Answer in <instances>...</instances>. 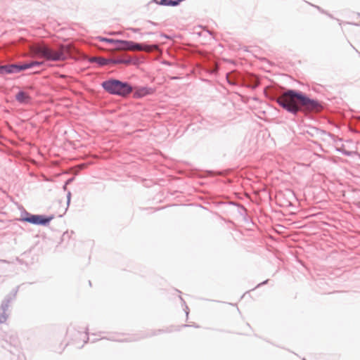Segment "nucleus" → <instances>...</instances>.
Instances as JSON below:
<instances>
[{
    "mask_svg": "<svg viewBox=\"0 0 360 360\" xmlns=\"http://www.w3.org/2000/svg\"><path fill=\"white\" fill-rule=\"evenodd\" d=\"M273 100L294 116L300 112H314L322 109L318 100L311 98L302 91L295 89H287L281 96L275 97Z\"/></svg>",
    "mask_w": 360,
    "mask_h": 360,
    "instance_id": "f257e3e1",
    "label": "nucleus"
},
{
    "mask_svg": "<svg viewBox=\"0 0 360 360\" xmlns=\"http://www.w3.org/2000/svg\"><path fill=\"white\" fill-rule=\"evenodd\" d=\"M103 89L110 95L126 98L133 92V86L127 82L110 78L101 84Z\"/></svg>",
    "mask_w": 360,
    "mask_h": 360,
    "instance_id": "f03ea898",
    "label": "nucleus"
},
{
    "mask_svg": "<svg viewBox=\"0 0 360 360\" xmlns=\"http://www.w3.org/2000/svg\"><path fill=\"white\" fill-rule=\"evenodd\" d=\"M68 48L65 45H60L57 51L46 45H38L34 49V53L40 58L49 61H62L67 58Z\"/></svg>",
    "mask_w": 360,
    "mask_h": 360,
    "instance_id": "7ed1b4c3",
    "label": "nucleus"
},
{
    "mask_svg": "<svg viewBox=\"0 0 360 360\" xmlns=\"http://www.w3.org/2000/svg\"><path fill=\"white\" fill-rule=\"evenodd\" d=\"M53 219V215L32 214L24 210L21 212V219L20 220L34 225L46 226L49 224Z\"/></svg>",
    "mask_w": 360,
    "mask_h": 360,
    "instance_id": "20e7f679",
    "label": "nucleus"
},
{
    "mask_svg": "<svg viewBox=\"0 0 360 360\" xmlns=\"http://www.w3.org/2000/svg\"><path fill=\"white\" fill-rule=\"evenodd\" d=\"M18 288L13 290L11 292L7 295L0 305V324L6 323L8 316V308L10 304L15 299Z\"/></svg>",
    "mask_w": 360,
    "mask_h": 360,
    "instance_id": "39448f33",
    "label": "nucleus"
},
{
    "mask_svg": "<svg viewBox=\"0 0 360 360\" xmlns=\"http://www.w3.org/2000/svg\"><path fill=\"white\" fill-rule=\"evenodd\" d=\"M117 50H126V51H150V46L147 44L136 43L132 41L122 40L118 41V46H115Z\"/></svg>",
    "mask_w": 360,
    "mask_h": 360,
    "instance_id": "423d86ee",
    "label": "nucleus"
},
{
    "mask_svg": "<svg viewBox=\"0 0 360 360\" xmlns=\"http://www.w3.org/2000/svg\"><path fill=\"white\" fill-rule=\"evenodd\" d=\"M1 346L4 348L7 349L11 353L14 352L12 348L18 350V348L20 346V341L17 333L13 331H10L6 333L4 337V342L1 343Z\"/></svg>",
    "mask_w": 360,
    "mask_h": 360,
    "instance_id": "0eeeda50",
    "label": "nucleus"
},
{
    "mask_svg": "<svg viewBox=\"0 0 360 360\" xmlns=\"http://www.w3.org/2000/svg\"><path fill=\"white\" fill-rule=\"evenodd\" d=\"M154 90L152 88L147 86H141L137 88L134 91H133V97L136 99L141 98L147 95L152 94Z\"/></svg>",
    "mask_w": 360,
    "mask_h": 360,
    "instance_id": "6e6552de",
    "label": "nucleus"
},
{
    "mask_svg": "<svg viewBox=\"0 0 360 360\" xmlns=\"http://www.w3.org/2000/svg\"><path fill=\"white\" fill-rule=\"evenodd\" d=\"M15 99L20 103H27L30 100V96L23 91H20L15 95Z\"/></svg>",
    "mask_w": 360,
    "mask_h": 360,
    "instance_id": "1a4fd4ad",
    "label": "nucleus"
},
{
    "mask_svg": "<svg viewBox=\"0 0 360 360\" xmlns=\"http://www.w3.org/2000/svg\"><path fill=\"white\" fill-rule=\"evenodd\" d=\"M120 63L119 58H106L102 57V60L99 61V66L103 67L107 65H116L120 64Z\"/></svg>",
    "mask_w": 360,
    "mask_h": 360,
    "instance_id": "9d476101",
    "label": "nucleus"
},
{
    "mask_svg": "<svg viewBox=\"0 0 360 360\" xmlns=\"http://www.w3.org/2000/svg\"><path fill=\"white\" fill-rule=\"evenodd\" d=\"M119 60L120 61V64H125V65L134 64V65H137L140 63V60L139 58H133L131 57H129L127 59L119 58Z\"/></svg>",
    "mask_w": 360,
    "mask_h": 360,
    "instance_id": "9b49d317",
    "label": "nucleus"
},
{
    "mask_svg": "<svg viewBox=\"0 0 360 360\" xmlns=\"http://www.w3.org/2000/svg\"><path fill=\"white\" fill-rule=\"evenodd\" d=\"M155 1L161 5V6H178V1L177 0H160L159 2L156 1V0H155Z\"/></svg>",
    "mask_w": 360,
    "mask_h": 360,
    "instance_id": "f8f14e48",
    "label": "nucleus"
},
{
    "mask_svg": "<svg viewBox=\"0 0 360 360\" xmlns=\"http://www.w3.org/2000/svg\"><path fill=\"white\" fill-rule=\"evenodd\" d=\"M98 39L100 41H105V42H107L108 44H115V47L116 46H118V41H120V39H112V38H106V37H98Z\"/></svg>",
    "mask_w": 360,
    "mask_h": 360,
    "instance_id": "ddd939ff",
    "label": "nucleus"
},
{
    "mask_svg": "<svg viewBox=\"0 0 360 360\" xmlns=\"http://www.w3.org/2000/svg\"><path fill=\"white\" fill-rule=\"evenodd\" d=\"M2 70H3V75H6V74H13V63L3 65Z\"/></svg>",
    "mask_w": 360,
    "mask_h": 360,
    "instance_id": "4468645a",
    "label": "nucleus"
},
{
    "mask_svg": "<svg viewBox=\"0 0 360 360\" xmlns=\"http://www.w3.org/2000/svg\"><path fill=\"white\" fill-rule=\"evenodd\" d=\"M104 338H101V339H103ZM108 340H112V341H117V342H122L124 341V339H122L120 338V335L118 334H112L108 338H105Z\"/></svg>",
    "mask_w": 360,
    "mask_h": 360,
    "instance_id": "2eb2a0df",
    "label": "nucleus"
},
{
    "mask_svg": "<svg viewBox=\"0 0 360 360\" xmlns=\"http://www.w3.org/2000/svg\"><path fill=\"white\" fill-rule=\"evenodd\" d=\"M13 74L18 73L24 70L22 64L13 63Z\"/></svg>",
    "mask_w": 360,
    "mask_h": 360,
    "instance_id": "dca6fc26",
    "label": "nucleus"
},
{
    "mask_svg": "<svg viewBox=\"0 0 360 360\" xmlns=\"http://www.w3.org/2000/svg\"><path fill=\"white\" fill-rule=\"evenodd\" d=\"M102 60V57L92 56L88 58V61L91 63H96L99 65V61Z\"/></svg>",
    "mask_w": 360,
    "mask_h": 360,
    "instance_id": "f3484780",
    "label": "nucleus"
},
{
    "mask_svg": "<svg viewBox=\"0 0 360 360\" xmlns=\"http://www.w3.org/2000/svg\"><path fill=\"white\" fill-rule=\"evenodd\" d=\"M268 281H269V280L267 279V280H265L264 281L257 284L254 288L252 289V290H255V289H256L257 288H259L260 286H262L263 285L266 284L268 283Z\"/></svg>",
    "mask_w": 360,
    "mask_h": 360,
    "instance_id": "a211bd4d",
    "label": "nucleus"
},
{
    "mask_svg": "<svg viewBox=\"0 0 360 360\" xmlns=\"http://www.w3.org/2000/svg\"><path fill=\"white\" fill-rule=\"evenodd\" d=\"M70 199H71V193L70 191H68L67 193V205H68V207L70 205Z\"/></svg>",
    "mask_w": 360,
    "mask_h": 360,
    "instance_id": "6ab92c4d",
    "label": "nucleus"
},
{
    "mask_svg": "<svg viewBox=\"0 0 360 360\" xmlns=\"http://www.w3.org/2000/svg\"><path fill=\"white\" fill-rule=\"evenodd\" d=\"M33 65L34 67H39L43 64V62L37 61V60H33Z\"/></svg>",
    "mask_w": 360,
    "mask_h": 360,
    "instance_id": "aec40b11",
    "label": "nucleus"
},
{
    "mask_svg": "<svg viewBox=\"0 0 360 360\" xmlns=\"http://www.w3.org/2000/svg\"><path fill=\"white\" fill-rule=\"evenodd\" d=\"M128 30H131V32H135V33L140 32V30H141L139 28H134V27H129V28H128Z\"/></svg>",
    "mask_w": 360,
    "mask_h": 360,
    "instance_id": "412c9836",
    "label": "nucleus"
},
{
    "mask_svg": "<svg viewBox=\"0 0 360 360\" xmlns=\"http://www.w3.org/2000/svg\"><path fill=\"white\" fill-rule=\"evenodd\" d=\"M226 79H227V82H229V84H231V85H235L236 83L231 80L229 77V75H226Z\"/></svg>",
    "mask_w": 360,
    "mask_h": 360,
    "instance_id": "4be33fe9",
    "label": "nucleus"
},
{
    "mask_svg": "<svg viewBox=\"0 0 360 360\" xmlns=\"http://www.w3.org/2000/svg\"><path fill=\"white\" fill-rule=\"evenodd\" d=\"M88 330H89V328H86V332H85V334H84V338H85L86 340H84V343H86V342H87V340H89V337H88V335H89V333H88Z\"/></svg>",
    "mask_w": 360,
    "mask_h": 360,
    "instance_id": "5701e85b",
    "label": "nucleus"
},
{
    "mask_svg": "<svg viewBox=\"0 0 360 360\" xmlns=\"http://www.w3.org/2000/svg\"><path fill=\"white\" fill-rule=\"evenodd\" d=\"M27 65H28V69L34 68V65H33V62L32 61H31L30 63H27Z\"/></svg>",
    "mask_w": 360,
    "mask_h": 360,
    "instance_id": "b1692460",
    "label": "nucleus"
},
{
    "mask_svg": "<svg viewBox=\"0 0 360 360\" xmlns=\"http://www.w3.org/2000/svg\"><path fill=\"white\" fill-rule=\"evenodd\" d=\"M22 67H23V68H24V70H27V69H28L27 63H23V64H22Z\"/></svg>",
    "mask_w": 360,
    "mask_h": 360,
    "instance_id": "393cba45",
    "label": "nucleus"
},
{
    "mask_svg": "<svg viewBox=\"0 0 360 360\" xmlns=\"http://www.w3.org/2000/svg\"><path fill=\"white\" fill-rule=\"evenodd\" d=\"M185 312H186V316L188 317V307L187 306H186Z\"/></svg>",
    "mask_w": 360,
    "mask_h": 360,
    "instance_id": "a878e982",
    "label": "nucleus"
},
{
    "mask_svg": "<svg viewBox=\"0 0 360 360\" xmlns=\"http://www.w3.org/2000/svg\"><path fill=\"white\" fill-rule=\"evenodd\" d=\"M184 327H189V326H191V325L186 324V325H184ZM192 326L195 327V328H198L199 327L198 326H196V325H192Z\"/></svg>",
    "mask_w": 360,
    "mask_h": 360,
    "instance_id": "bb28decb",
    "label": "nucleus"
},
{
    "mask_svg": "<svg viewBox=\"0 0 360 360\" xmlns=\"http://www.w3.org/2000/svg\"><path fill=\"white\" fill-rule=\"evenodd\" d=\"M148 22L149 23H150L151 25H158V23L154 22H152V21H150V20H148Z\"/></svg>",
    "mask_w": 360,
    "mask_h": 360,
    "instance_id": "cd10ccee",
    "label": "nucleus"
},
{
    "mask_svg": "<svg viewBox=\"0 0 360 360\" xmlns=\"http://www.w3.org/2000/svg\"><path fill=\"white\" fill-rule=\"evenodd\" d=\"M0 75H3L2 65H0Z\"/></svg>",
    "mask_w": 360,
    "mask_h": 360,
    "instance_id": "c85d7f7f",
    "label": "nucleus"
},
{
    "mask_svg": "<svg viewBox=\"0 0 360 360\" xmlns=\"http://www.w3.org/2000/svg\"><path fill=\"white\" fill-rule=\"evenodd\" d=\"M240 208H241V209H242L245 212H246V211H247V210H246L245 207L243 205H240Z\"/></svg>",
    "mask_w": 360,
    "mask_h": 360,
    "instance_id": "c756f323",
    "label": "nucleus"
},
{
    "mask_svg": "<svg viewBox=\"0 0 360 360\" xmlns=\"http://www.w3.org/2000/svg\"><path fill=\"white\" fill-rule=\"evenodd\" d=\"M316 8L319 11H321L322 13H324V11H322L319 6H316Z\"/></svg>",
    "mask_w": 360,
    "mask_h": 360,
    "instance_id": "7c9ffc66",
    "label": "nucleus"
},
{
    "mask_svg": "<svg viewBox=\"0 0 360 360\" xmlns=\"http://www.w3.org/2000/svg\"><path fill=\"white\" fill-rule=\"evenodd\" d=\"M138 340L137 338H133V339L127 340V341H132V340Z\"/></svg>",
    "mask_w": 360,
    "mask_h": 360,
    "instance_id": "2f4dec72",
    "label": "nucleus"
},
{
    "mask_svg": "<svg viewBox=\"0 0 360 360\" xmlns=\"http://www.w3.org/2000/svg\"><path fill=\"white\" fill-rule=\"evenodd\" d=\"M351 46H352L353 49H355L356 51H357V50L355 49V47H354L352 44H351Z\"/></svg>",
    "mask_w": 360,
    "mask_h": 360,
    "instance_id": "473e14b6",
    "label": "nucleus"
},
{
    "mask_svg": "<svg viewBox=\"0 0 360 360\" xmlns=\"http://www.w3.org/2000/svg\"><path fill=\"white\" fill-rule=\"evenodd\" d=\"M180 299H181V300H182L184 302V303H185V302L183 300V298L181 297H180Z\"/></svg>",
    "mask_w": 360,
    "mask_h": 360,
    "instance_id": "72a5a7b5",
    "label": "nucleus"
}]
</instances>
